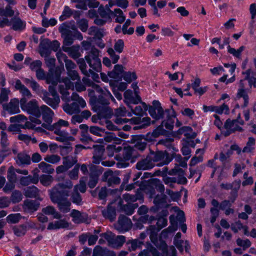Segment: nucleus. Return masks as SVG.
I'll list each match as a JSON object with an SVG mask.
<instances>
[{"label": "nucleus", "mask_w": 256, "mask_h": 256, "mask_svg": "<svg viewBox=\"0 0 256 256\" xmlns=\"http://www.w3.org/2000/svg\"><path fill=\"white\" fill-rule=\"evenodd\" d=\"M71 100L73 101L71 104H66L63 106L64 110L68 114H78L80 108H84L86 104L84 99L76 92L72 93Z\"/></svg>", "instance_id": "423d86ee"}, {"label": "nucleus", "mask_w": 256, "mask_h": 256, "mask_svg": "<svg viewBox=\"0 0 256 256\" xmlns=\"http://www.w3.org/2000/svg\"><path fill=\"white\" fill-rule=\"evenodd\" d=\"M170 112L169 110L165 111L164 115L166 116V119L162 122L161 125L162 126L163 128L164 126L168 130H172L174 128L176 116L174 114L170 115Z\"/></svg>", "instance_id": "aec40b11"}, {"label": "nucleus", "mask_w": 256, "mask_h": 256, "mask_svg": "<svg viewBox=\"0 0 256 256\" xmlns=\"http://www.w3.org/2000/svg\"><path fill=\"white\" fill-rule=\"evenodd\" d=\"M92 256H116V254L106 248L96 246L93 250Z\"/></svg>", "instance_id": "393cba45"}, {"label": "nucleus", "mask_w": 256, "mask_h": 256, "mask_svg": "<svg viewBox=\"0 0 256 256\" xmlns=\"http://www.w3.org/2000/svg\"><path fill=\"white\" fill-rule=\"evenodd\" d=\"M20 105L22 110L36 117L30 116V119L32 122L38 124H41V120L38 119L41 116L40 107L38 106V101L36 99L27 102L26 98H22L20 100Z\"/></svg>", "instance_id": "20e7f679"}, {"label": "nucleus", "mask_w": 256, "mask_h": 256, "mask_svg": "<svg viewBox=\"0 0 256 256\" xmlns=\"http://www.w3.org/2000/svg\"><path fill=\"white\" fill-rule=\"evenodd\" d=\"M42 124V126L50 130L53 131L54 132H56L57 130H63L64 128H68L69 126V123L68 121L60 119L57 122L54 123L53 124Z\"/></svg>", "instance_id": "4468645a"}, {"label": "nucleus", "mask_w": 256, "mask_h": 256, "mask_svg": "<svg viewBox=\"0 0 256 256\" xmlns=\"http://www.w3.org/2000/svg\"><path fill=\"white\" fill-rule=\"evenodd\" d=\"M248 90L244 89H238L236 93V98H242L244 104L242 106L246 107L249 103V96L248 95Z\"/></svg>", "instance_id": "473e14b6"}, {"label": "nucleus", "mask_w": 256, "mask_h": 256, "mask_svg": "<svg viewBox=\"0 0 256 256\" xmlns=\"http://www.w3.org/2000/svg\"><path fill=\"white\" fill-rule=\"evenodd\" d=\"M59 32L64 38L63 46H70L76 38L80 40H82V36L79 32L74 30H71L70 25L67 22L62 23L58 28Z\"/></svg>", "instance_id": "39448f33"}, {"label": "nucleus", "mask_w": 256, "mask_h": 256, "mask_svg": "<svg viewBox=\"0 0 256 256\" xmlns=\"http://www.w3.org/2000/svg\"><path fill=\"white\" fill-rule=\"evenodd\" d=\"M70 216L72 218V222L75 224H81L87 222L88 216L83 212L76 210H72L70 213Z\"/></svg>", "instance_id": "dca6fc26"}, {"label": "nucleus", "mask_w": 256, "mask_h": 256, "mask_svg": "<svg viewBox=\"0 0 256 256\" xmlns=\"http://www.w3.org/2000/svg\"><path fill=\"white\" fill-rule=\"evenodd\" d=\"M38 168L44 173L48 174H52L54 172V168L52 167V166L46 164L44 162H42L38 164Z\"/></svg>", "instance_id": "864d4df0"}, {"label": "nucleus", "mask_w": 256, "mask_h": 256, "mask_svg": "<svg viewBox=\"0 0 256 256\" xmlns=\"http://www.w3.org/2000/svg\"><path fill=\"white\" fill-rule=\"evenodd\" d=\"M38 193L39 190L35 186H28L24 189V194L26 197L35 198Z\"/></svg>", "instance_id": "e433bc0d"}, {"label": "nucleus", "mask_w": 256, "mask_h": 256, "mask_svg": "<svg viewBox=\"0 0 256 256\" xmlns=\"http://www.w3.org/2000/svg\"><path fill=\"white\" fill-rule=\"evenodd\" d=\"M132 222L130 218L124 216H120L116 228L120 232L128 231L132 228Z\"/></svg>", "instance_id": "9b49d317"}, {"label": "nucleus", "mask_w": 256, "mask_h": 256, "mask_svg": "<svg viewBox=\"0 0 256 256\" xmlns=\"http://www.w3.org/2000/svg\"><path fill=\"white\" fill-rule=\"evenodd\" d=\"M159 230L158 229L157 230L154 226H150L146 228V232L148 234L150 235V239L152 243H155L157 241V236H158V231Z\"/></svg>", "instance_id": "a19ab883"}, {"label": "nucleus", "mask_w": 256, "mask_h": 256, "mask_svg": "<svg viewBox=\"0 0 256 256\" xmlns=\"http://www.w3.org/2000/svg\"><path fill=\"white\" fill-rule=\"evenodd\" d=\"M76 156H67L63 158V164L66 166L68 169L72 168L77 162Z\"/></svg>", "instance_id": "de8ad7c7"}, {"label": "nucleus", "mask_w": 256, "mask_h": 256, "mask_svg": "<svg viewBox=\"0 0 256 256\" xmlns=\"http://www.w3.org/2000/svg\"><path fill=\"white\" fill-rule=\"evenodd\" d=\"M89 84L98 92L99 95L98 98H96L94 102H92V109L96 112L100 118H110L112 112L108 106L109 100H111L115 102V99L110 92L104 87L93 84L92 82Z\"/></svg>", "instance_id": "f257e3e1"}, {"label": "nucleus", "mask_w": 256, "mask_h": 256, "mask_svg": "<svg viewBox=\"0 0 256 256\" xmlns=\"http://www.w3.org/2000/svg\"><path fill=\"white\" fill-rule=\"evenodd\" d=\"M18 12H16L15 16L11 19V24H12V28L14 30L22 31L26 28V22L18 16Z\"/></svg>", "instance_id": "2eb2a0df"}, {"label": "nucleus", "mask_w": 256, "mask_h": 256, "mask_svg": "<svg viewBox=\"0 0 256 256\" xmlns=\"http://www.w3.org/2000/svg\"><path fill=\"white\" fill-rule=\"evenodd\" d=\"M14 234L17 236H24L27 231V227L25 224L15 226L12 227Z\"/></svg>", "instance_id": "37998d69"}, {"label": "nucleus", "mask_w": 256, "mask_h": 256, "mask_svg": "<svg viewBox=\"0 0 256 256\" xmlns=\"http://www.w3.org/2000/svg\"><path fill=\"white\" fill-rule=\"evenodd\" d=\"M103 216L110 219L111 221L114 220L116 216V208L111 205H108L107 208L102 212Z\"/></svg>", "instance_id": "72a5a7b5"}, {"label": "nucleus", "mask_w": 256, "mask_h": 256, "mask_svg": "<svg viewBox=\"0 0 256 256\" xmlns=\"http://www.w3.org/2000/svg\"><path fill=\"white\" fill-rule=\"evenodd\" d=\"M114 13V12L110 10L108 6L107 8L100 6L98 9V14L105 19H110V16L112 15Z\"/></svg>", "instance_id": "c03bdc74"}, {"label": "nucleus", "mask_w": 256, "mask_h": 256, "mask_svg": "<svg viewBox=\"0 0 256 256\" xmlns=\"http://www.w3.org/2000/svg\"><path fill=\"white\" fill-rule=\"evenodd\" d=\"M138 206V204H133L132 203H127L126 204H124L122 206V210L128 215H132L134 210Z\"/></svg>", "instance_id": "09e8293b"}, {"label": "nucleus", "mask_w": 256, "mask_h": 256, "mask_svg": "<svg viewBox=\"0 0 256 256\" xmlns=\"http://www.w3.org/2000/svg\"><path fill=\"white\" fill-rule=\"evenodd\" d=\"M39 180L40 183L44 186H50L53 181V178L50 175L42 174Z\"/></svg>", "instance_id": "e2e57ef3"}, {"label": "nucleus", "mask_w": 256, "mask_h": 256, "mask_svg": "<svg viewBox=\"0 0 256 256\" xmlns=\"http://www.w3.org/2000/svg\"><path fill=\"white\" fill-rule=\"evenodd\" d=\"M114 114L116 116V118H120V116H131L132 113L128 112L124 106H120V108L115 110Z\"/></svg>", "instance_id": "6e6d98bb"}, {"label": "nucleus", "mask_w": 256, "mask_h": 256, "mask_svg": "<svg viewBox=\"0 0 256 256\" xmlns=\"http://www.w3.org/2000/svg\"><path fill=\"white\" fill-rule=\"evenodd\" d=\"M143 198L142 190H138L135 195H132L129 194H126L123 195L124 200L127 203H132L136 202L137 200H142Z\"/></svg>", "instance_id": "c85d7f7f"}, {"label": "nucleus", "mask_w": 256, "mask_h": 256, "mask_svg": "<svg viewBox=\"0 0 256 256\" xmlns=\"http://www.w3.org/2000/svg\"><path fill=\"white\" fill-rule=\"evenodd\" d=\"M161 250L166 256H176L177 252L174 246H170L168 248L166 242H164L161 246Z\"/></svg>", "instance_id": "c9c22d12"}, {"label": "nucleus", "mask_w": 256, "mask_h": 256, "mask_svg": "<svg viewBox=\"0 0 256 256\" xmlns=\"http://www.w3.org/2000/svg\"><path fill=\"white\" fill-rule=\"evenodd\" d=\"M104 139L106 142H113L116 144H120L122 142V140L116 138V135L113 132L107 134L104 136Z\"/></svg>", "instance_id": "13d9d810"}, {"label": "nucleus", "mask_w": 256, "mask_h": 256, "mask_svg": "<svg viewBox=\"0 0 256 256\" xmlns=\"http://www.w3.org/2000/svg\"><path fill=\"white\" fill-rule=\"evenodd\" d=\"M40 97L46 104L50 106L53 108H56L60 102L59 96H52V98H50V94L46 90L40 94Z\"/></svg>", "instance_id": "ddd939ff"}, {"label": "nucleus", "mask_w": 256, "mask_h": 256, "mask_svg": "<svg viewBox=\"0 0 256 256\" xmlns=\"http://www.w3.org/2000/svg\"><path fill=\"white\" fill-rule=\"evenodd\" d=\"M174 244L180 252L184 251V248L186 252H189L190 246L188 240H182L178 242H176Z\"/></svg>", "instance_id": "a18cd8bd"}, {"label": "nucleus", "mask_w": 256, "mask_h": 256, "mask_svg": "<svg viewBox=\"0 0 256 256\" xmlns=\"http://www.w3.org/2000/svg\"><path fill=\"white\" fill-rule=\"evenodd\" d=\"M44 214L47 215H53L54 218L60 219L62 218V216L59 212H56V209L52 206H48L42 209Z\"/></svg>", "instance_id": "4c0bfd02"}, {"label": "nucleus", "mask_w": 256, "mask_h": 256, "mask_svg": "<svg viewBox=\"0 0 256 256\" xmlns=\"http://www.w3.org/2000/svg\"><path fill=\"white\" fill-rule=\"evenodd\" d=\"M238 124L241 125H243L244 124L243 120L240 118V114H238V118L236 120H231L228 119L226 120L224 126V128L226 130H222V134L224 136H227L236 131H242V128L238 126Z\"/></svg>", "instance_id": "0eeeda50"}, {"label": "nucleus", "mask_w": 256, "mask_h": 256, "mask_svg": "<svg viewBox=\"0 0 256 256\" xmlns=\"http://www.w3.org/2000/svg\"><path fill=\"white\" fill-rule=\"evenodd\" d=\"M134 149L130 146L125 148L123 152V157L126 160H130L133 158L134 156Z\"/></svg>", "instance_id": "bf43d9fd"}, {"label": "nucleus", "mask_w": 256, "mask_h": 256, "mask_svg": "<svg viewBox=\"0 0 256 256\" xmlns=\"http://www.w3.org/2000/svg\"><path fill=\"white\" fill-rule=\"evenodd\" d=\"M232 230L234 232L236 233L238 230L244 229V234L246 235L248 234V228L246 226H244L240 221L232 223L230 225Z\"/></svg>", "instance_id": "49530a36"}, {"label": "nucleus", "mask_w": 256, "mask_h": 256, "mask_svg": "<svg viewBox=\"0 0 256 256\" xmlns=\"http://www.w3.org/2000/svg\"><path fill=\"white\" fill-rule=\"evenodd\" d=\"M128 107L133 114L140 116H143L148 110V106L144 102L141 103L140 105L136 106L134 108L131 105Z\"/></svg>", "instance_id": "7c9ffc66"}, {"label": "nucleus", "mask_w": 256, "mask_h": 256, "mask_svg": "<svg viewBox=\"0 0 256 256\" xmlns=\"http://www.w3.org/2000/svg\"><path fill=\"white\" fill-rule=\"evenodd\" d=\"M46 80L48 83L52 84V85H50L48 86V93L50 94V96H51L52 97L59 96L56 90L55 86L57 84L58 82H60L63 84H60L58 86L59 92L62 94V100H66L69 99L70 92H68V90H74V82H72L69 78H64L60 81L59 79L57 80L56 81H50V78H47Z\"/></svg>", "instance_id": "7ed1b4c3"}, {"label": "nucleus", "mask_w": 256, "mask_h": 256, "mask_svg": "<svg viewBox=\"0 0 256 256\" xmlns=\"http://www.w3.org/2000/svg\"><path fill=\"white\" fill-rule=\"evenodd\" d=\"M40 112L44 120L48 124H50L52 122V118L54 114L52 110L48 106L42 105L40 107Z\"/></svg>", "instance_id": "f3484780"}, {"label": "nucleus", "mask_w": 256, "mask_h": 256, "mask_svg": "<svg viewBox=\"0 0 256 256\" xmlns=\"http://www.w3.org/2000/svg\"><path fill=\"white\" fill-rule=\"evenodd\" d=\"M72 186V181L66 180L58 183L49 191L51 200L58 204L59 210L63 213H67L70 210L71 202L67 197Z\"/></svg>", "instance_id": "f03ea898"}, {"label": "nucleus", "mask_w": 256, "mask_h": 256, "mask_svg": "<svg viewBox=\"0 0 256 256\" xmlns=\"http://www.w3.org/2000/svg\"><path fill=\"white\" fill-rule=\"evenodd\" d=\"M15 12L12 10L10 4L7 5L4 8H0V16L6 17H12L14 15Z\"/></svg>", "instance_id": "5fc2aeb1"}, {"label": "nucleus", "mask_w": 256, "mask_h": 256, "mask_svg": "<svg viewBox=\"0 0 256 256\" xmlns=\"http://www.w3.org/2000/svg\"><path fill=\"white\" fill-rule=\"evenodd\" d=\"M174 158L175 160L178 164V165L183 168L187 166V161L188 160V157H185L183 158L180 154H175L172 156Z\"/></svg>", "instance_id": "4d7b16f0"}, {"label": "nucleus", "mask_w": 256, "mask_h": 256, "mask_svg": "<svg viewBox=\"0 0 256 256\" xmlns=\"http://www.w3.org/2000/svg\"><path fill=\"white\" fill-rule=\"evenodd\" d=\"M227 48L228 53L232 54L234 58L238 60H241L242 52L244 50L245 47L242 46L236 50L228 45L227 46Z\"/></svg>", "instance_id": "2f4dec72"}, {"label": "nucleus", "mask_w": 256, "mask_h": 256, "mask_svg": "<svg viewBox=\"0 0 256 256\" xmlns=\"http://www.w3.org/2000/svg\"><path fill=\"white\" fill-rule=\"evenodd\" d=\"M150 156L153 163L158 162L157 165L159 166L168 164L172 160V156L165 152L158 151L156 152H151L149 155Z\"/></svg>", "instance_id": "1a4fd4ad"}, {"label": "nucleus", "mask_w": 256, "mask_h": 256, "mask_svg": "<svg viewBox=\"0 0 256 256\" xmlns=\"http://www.w3.org/2000/svg\"><path fill=\"white\" fill-rule=\"evenodd\" d=\"M190 146L194 147V142L186 141L182 144V146L181 149V151L184 156L186 157H188V158L190 157L191 150L190 148Z\"/></svg>", "instance_id": "ea45409f"}, {"label": "nucleus", "mask_w": 256, "mask_h": 256, "mask_svg": "<svg viewBox=\"0 0 256 256\" xmlns=\"http://www.w3.org/2000/svg\"><path fill=\"white\" fill-rule=\"evenodd\" d=\"M86 178H82L80 180V184L74 186V190L80 191L82 193H84L86 191Z\"/></svg>", "instance_id": "69168bd1"}, {"label": "nucleus", "mask_w": 256, "mask_h": 256, "mask_svg": "<svg viewBox=\"0 0 256 256\" xmlns=\"http://www.w3.org/2000/svg\"><path fill=\"white\" fill-rule=\"evenodd\" d=\"M16 161L18 166L28 165L30 164V157L25 153H19L16 158Z\"/></svg>", "instance_id": "c756f323"}, {"label": "nucleus", "mask_w": 256, "mask_h": 256, "mask_svg": "<svg viewBox=\"0 0 256 256\" xmlns=\"http://www.w3.org/2000/svg\"><path fill=\"white\" fill-rule=\"evenodd\" d=\"M99 50L96 48H92L90 53L85 56V59L89 66L96 72H100L102 69V64L98 58Z\"/></svg>", "instance_id": "6e6552de"}, {"label": "nucleus", "mask_w": 256, "mask_h": 256, "mask_svg": "<svg viewBox=\"0 0 256 256\" xmlns=\"http://www.w3.org/2000/svg\"><path fill=\"white\" fill-rule=\"evenodd\" d=\"M15 88L17 90H18L20 92L23 96L22 98H30L32 96L30 90L25 86L24 85L22 84L20 80H16Z\"/></svg>", "instance_id": "b1692460"}, {"label": "nucleus", "mask_w": 256, "mask_h": 256, "mask_svg": "<svg viewBox=\"0 0 256 256\" xmlns=\"http://www.w3.org/2000/svg\"><path fill=\"white\" fill-rule=\"evenodd\" d=\"M102 180L104 181L107 182L109 185L118 184L120 181V178L117 176L116 174L110 170L104 172Z\"/></svg>", "instance_id": "a211bd4d"}, {"label": "nucleus", "mask_w": 256, "mask_h": 256, "mask_svg": "<svg viewBox=\"0 0 256 256\" xmlns=\"http://www.w3.org/2000/svg\"><path fill=\"white\" fill-rule=\"evenodd\" d=\"M126 238L124 236H118L114 235V240L112 242L110 246L114 248H118L121 247L123 244L125 242Z\"/></svg>", "instance_id": "58836bf2"}, {"label": "nucleus", "mask_w": 256, "mask_h": 256, "mask_svg": "<svg viewBox=\"0 0 256 256\" xmlns=\"http://www.w3.org/2000/svg\"><path fill=\"white\" fill-rule=\"evenodd\" d=\"M136 95V98L133 96L132 92L131 90H126L124 93V102L127 104L128 106H130V104H138L140 100V97Z\"/></svg>", "instance_id": "4be33fe9"}, {"label": "nucleus", "mask_w": 256, "mask_h": 256, "mask_svg": "<svg viewBox=\"0 0 256 256\" xmlns=\"http://www.w3.org/2000/svg\"><path fill=\"white\" fill-rule=\"evenodd\" d=\"M40 203L34 200H26L24 201L23 208L27 212H34L38 210Z\"/></svg>", "instance_id": "5701e85b"}, {"label": "nucleus", "mask_w": 256, "mask_h": 256, "mask_svg": "<svg viewBox=\"0 0 256 256\" xmlns=\"http://www.w3.org/2000/svg\"><path fill=\"white\" fill-rule=\"evenodd\" d=\"M124 80L128 83H130L132 80L136 79L137 76L135 72H125L123 75Z\"/></svg>", "instance_id": "774afa93"}, {"label": "nucleus", "mask_w": 256, "mask_h": 256, "mask_svg": "<svg viewBox=\"0 0 256 256\" xmlns=\"http://www.w3.org/2000/svg\"><path fill=\"white\" fill-rule=\"evenodd\" d=\"M69 224L64 220H60L54 222H50L48 226V229L50 230L59 228H68Z\"/></svg>", "instance_id": "cd10ccee"}, {"label": "nucleus", "mask_w": 256, "mask_h": 256, "mask_svg": "<svg viewBox=\"0 0 256 256\" xmlns=\"http://www.w3.org/2000/svg\"><path fill=\"white\" fill-rule=\"evenodd\" d=\"M10 93V90L6 88H2L0 90V104L2 106V104H5L4 102H6L8 100V94Z\"/></svg>", "instance_id": "052dcab7"}, {"label": "nucleus", "mask_w": 256, "mask_h": 256, "mask_svg": "<svg viewBox=\"0 0 256 256\" xmlns=\"http://www.w3.org/2000/svg\"><path fill=\"white\" fill-rule=\"evenodd\" d=\"M154 166L155 164L148 155L146 158L138 162L136 168L139 170H146L152 168Z\"/></svg>", "instance_id": "6ab92c4d"}, {"label": "nucleus", "mask_w": 256, "mask_h": 256, "mask_svg": "<svg viewBox=\"0 0 256 256\" xmlns=\"http://www.w3.org/2000/svg\"><path fill=\"white\" fill-rule=\"evenodd\" d=\"M62 50L68 53L70 56L74 59L78 58L80 56L79 46H62Z\"/></svg>", "instance_id": "412c9836"}, {"label": "nucleus", "mask_w": 256, "mask_h": 256, "mask_svg": "<svg viewBox=\"0 0 256 256\" xmlns=\"http://www.w3.org/2000/svg\"><path fill=\"white\" fill-rule=\"evenodd\" d=\"M129 121L131 124H138L141 122V119L140 118H132L130 120L126 118H117L114 120V122L116 124H122Z\"/></svg>", "instance_id": "8fccbe9b"}, {"label": "nucleus", "mask_w": 256, "mask_h": 256, "mask_svg": "<svg viewBox=\"0 0 256 256\" xmlns=\"http://www.w3.org/2000/svg\"><path fill=\"white\" fill-rule=\"evenodd\" d=\"M20 100L18 98H14L11 99L8 104H2V108L10 114H14L20 112Z\"/></svg>", "instance_id": "f8f14e48"}, {"label": "nucleus", "mask_w": 256, "mask_h": 256, "mask_svg": "<svg viewBox=\"0 0 256 256\" xmlns=\"http://www.w3.org/2000/svg\"><path fill=\"white\" fill-rule=\"evenodd\" d=\"M20 184L23 186H27L30 184H36L38 182L37 176H32L28 175L26 176H22L20 180Z\"/></svg>", "instance_id": "f704fd0d"}, {"label": "nucleus", "mask_w": 256, "mask_h": 256, "mask_svg": "<svg viewBox=\"0 0 256 256\" xmlns=\"http://www.w3.org/2000/svg\"><path fill=\"white\" fill-rule=\"evenodd\" d=\"M22 198V192L18 190H14L12 192L10 200L12 203H18L20 202Z\"/></svg>", "instance_id": "680f3d73"}, {"label": "nucleus", "mask_w": 256, "mask_h": 256, "mask_svg": "<svg viewBox=\"0 0 256 256\" xmlns=\"http://www.w3.org/2000/svg\"><path fill=\"white\" fill-rule=\"evenodd\" d=\"M166 198V196L162 194L156 196L154 202L156 206L158 207H164L167 205Z\"/></svg>", "instance_id": "79ce46f5"}, {"label": "nucleus", "mask_w": 256, "mask_h": 256, "mask_svg": "<svg viewBox=\"0 0 256 256\" xmlns=\"http://www.w3.org/2000/svg\"><path fill=\"white\" fill-rule=\"evenodd\" d=\"M94 148L93 162L98 164L102 158L104 149L102 146H94Z\"/></svg>", "instance_id": "bb28decb"}, {"label": "nucleus", "mask_w": 256, "mask_h": 256, "mask_svg": "<svg viewBox=\"0 0 256 256\" xmlns=\"http://www.w3.org/2000/svg\"><path fill=\"white\" fill-rule=\"evenodd\" d=\"M114 13L112 16H114L116 17L115 22L117 23L122 24L126 20V16L124 15L122 11L120 8H116L114 11Z\"/></svg>", "instance_id": "3c124183"}, {"label": "nucleus", "mask_w": 256, "mask_h": 256, "mask_svg": "<svg viewBox=\"0 0 256 256\" xmlns=\"http://www.w3.org/2000/svg\"><path fill=\"white\" fill-rule=\"evenodd\" d=\"M57 23V20L54 18H51L48 20L46 17H43L42 24L44 28H48L50 26H55Z\"/></svg>", "instance_id": "338daca9"}, {"label": "nucleus", "mask_w": 256, "mask_h": 256, "mask_svg": "<svg viewBox=\"0 0 256 256\" xmlns=\"http://www.w3.org/2000/svg\"><path fill=\"white\" fill-rule=\"evenodd\" d=\"M57 135L55 139L60 142H66L68 141H73L74 138L70 136L69 134L64 130H57L56 132H54Z\"/></svg>", "instance_id": "a878e982"}, {"label": "nucleus", "mask_w": 256, "mask_h": 256, "mask_svg": "<svg viewBox=\"0 0 256 256\" xmlns=\"http://www.w3.org/2000/svg\"><path fill=\"white\" fill-rule=\"evenodd\" d=\"M16 172V170L13 166H11L8 168L7 174V178L8 182L16 183L17 180Z\"/></svg>", "instance_id": "0e129e2a"}, {"label": "nucleus", "mask_w": 256, "mask_h": 256, "mask_svg": "<svg viewBox=\"0 0 256 256\" xmlns=\"http://www.w3.org/2000/svg\"><path fill=\"white\" fill-rule=\"evenodd\" d=\"M148 112L152 118L158 120L164 116V112L158 100H154L152 106H150Z\"/></svg>", "instance_id": "9d476101"}, {"label": "nucleus", "mask_w": 256, "mask_h": 256, "mask_svg": "<svg viewBox=\"0 0 256 256\" xmlns=\"http://www.w3.org/2000/svg\"><path fill=\"white\" fill-rule=\"evenodd\" d=\"M22 218L20 213L12 214H9L6 218V222L8 224H16Z\"/></svg>", "instance_id": "603ef678"}]
</instances>
